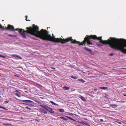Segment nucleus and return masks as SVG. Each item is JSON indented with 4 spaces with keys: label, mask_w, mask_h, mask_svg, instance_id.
<instances>
[{
    "label": "nucleus",
    "mask_w": 126,
    "mask_h": 126,
    "mask_svg": "<svg viewBox=\"0 0 126 126\" xmlns=\"http://www.w3.org/2000/svg\"><path fill=\"white\" fill-rule=\"evenodd\" d=\"M86 37L84 38V40L83 41L84 42L80 43V42L79 45H83L86 42L88 45H92L93 44L92 41L91 40L97 39L99 40L100 43H97V45L101 47L103 46V44H108L111 47L115 50H118L117 49V48L119 47L118 44H120V39L116 38H115L110 37L109 39H108V40H102L101 38L102 37L99 38L96 35H91L90 36L86 35Z\"/></svg>",
    "instance_id": "obj_1"
},
{
    "label": "nucleus",
    "mask_w": 126,
    "mask_h": 126,
    "mask_svg": "<svg viewBox=\"0 0 126 126\" xmlns=\"http://www.w3.org/2000/svg\"><path fill=\"white\" fill-rule=\"evenodd\" d=\"M36 31L35 36L41 38L44 40H46L52 41L56 42H60L62 44H64L70 40L73 44H78L80 43V42L77 41L75 39L73 40L72 39V37L68 38L66 39H62L61 38H56L54 36L52 38L50 35L48 34L49 32L46 30L42 29L40 31H39V27L36 26Z\"/></svg>",
    "instance_id": "obj_2"
},
{
    "label": "nucleus",
    "mask_w": 126,
    "mask_h": 126,
    "mask_svg": "<svg viewBox=\"0 0 126 126\" xmlns=\"http://www.w3.org/2000/svg\"><path fill=\"white\" fill-rule=\"evenodd\" d=\"M37 26H35L34 28H32L31 27H30V28H29L28 27H27L26 29L28 30L27 31H24V30L22 29L17 28L15 29L13 26L10 25H8V27H5V28H4V27H2L0 24V28L4 30H9L12 31H14L15 30L18 31L19 32L20 34L22 35L24 38H26V33H25V32L30 33L32 35L35 36L36 33Z\"/></svg>",
    "instance_id": "obj_3"
},
{
    "label": "nucleus",
    "mask_w": 126,
    "mask_h": 126,
    "mask_svg": "<svg viewBox=\"0 0 126 126\" xmlns=\"http://www.w3.org/2000/svg\"><path fill=\"white\" fill-rule=\"evenodd\" d=\"M120 44H118V45L119 47L116 49L124 53H126V49H125L126 47V40L122 38H120Z\"/></svg>",
    "instance_id": "obj_4"
},
{
    "label": "nucleus",
    "mask_w": 126,
    "mask_h": 126,
    "mask_svg": "<svg viewBox=\"0 0 126 126\" xmlns=\"http://www.w3.org/2000/svg\"><path fill=\"white\" fill-rule=\"evenodd\" d=\"M22 102L25 103V104L31 107H33L34 106L32 104H31V103L33 102L32 101L29 100H22Z\"/></svg>",
    "instance_id": "obj_5"
},
{
    "label": "nucleus",
    "mask_w": 126,
    "mask_h": 126,
    "mask_svg": "<svg viewBox=\"0 0 126 126\" xmlns=\"http://www.w3.org/2000/svg\"><path fill=\"white\" fill-rule=\"evenodd\" d=\"M39 106L44 108L47 111L49 110L50 108L47 106L45 105H40Z\"/></svg>",
    "instance_id": "obj_6"
},
{
    "label": "nucleus",
    "mask_w": 126,
    "mask_h": 126,
    "mask_svg": "<svg viewBox=\"0 0 126 126\" xmlns=\"http://www.w3.org/2000/svg\"><path fill=\"white\" fill-rule=\"evenodd\" d=\"M11 56L15 57L17 59H22V58L19 56V55L16 54H12V55Z\"/></svg>",
    "instance_id": "obj_7"
},
{
    "label": "nucleus",
    "mask_w": 126,
    "mask_h": 126,
    "mask_svg": "<svg viewBox=\"0 0 126 126\" xmlns=\"http://www.w3.org/2000/svg\"><path fill=\"white\" fill-rule=\"evenodd\" d=\"M19 91H20L19 90V91H18L17 90H16L15 92L16 93H15V94L18 97H21V93L19 92Z\"/></svg>",
    "instance_id": "obj_8"
},
{
    "label": "nucleus",
    "mask_w": 126,
    "mask_h": 126,
    "mask_svg": "<svg viewBox=\"0 0 126 126\" xmlns=\"http://www.w3.org/2000/svg\"><path fill=\"white\" fill-rule=\"evenodd\" d=\"M118 106L117 105L114 104H110V107H112L113 108H117Z\"/></svg>",
    "instance_id": "obj_9"
},
{
    "label": "nucleus",
    "mask_w": 126,
    "mask_h": 126,
    "mask_svg": "<svg viewBox=\"0 0 126 126\" xmlns=\"http://www.w3.org/2000/svg\"><path fill=\"white\" fill-rule=\"evenodd\" d=\"M78 97L80 98L82 100L84 101H86V100L85 99V98L83 96L80 95H79L78 96Z\"/></svg>",
    "instance_id": "obj_10"
},
{
    "label": "nucleus",
    "mask_w": 126,
    "mask_h": 126,
    "mask_svg": "<svg viewBox=\"0 0 126 126\" xmlns=\"http://www.w3.org/2000/svg\"><path fill=\"white\" fill-rule=\"evenodd\" d=\"M40 110L41 112L47 114V111L43 109H40Z\"/></svg>",
    "instance_id": "obj_11"
},
{
    "label": "nucleus",
    "mask_w": 126,
    "mask_h": 126,
    "mask_svg": "<svg viewBox=\"0 0 126 126\" xmlns=\"http://www.w3.org/2000/svg\"><path fill=\"white\" fill-rule=\"evenodd\" d=\"M48 111L50 113H53L54 112V111L53 110V109L51 108H50Z\"/></svg>",
    "instance_id": "obj_12"
},
{
    "label": "nucleus",
    "mask_w": 126,
    "mask_h": 126,
    "mask_svg": "<svg viewBox=\"0 0 126 126\" xmlns=\"http://www.w3.org/2000/svg\"><path fill=\"white\" fill-rule=\"evenodd\" d=\"M63 89L66 90H68L69 89V87L66 86H64L62 87Z\"/></svg>",
    "instance_id": "obj_13"
},
{
    "label": "nucleus",
    "mask_w": 126,
    "mask_h": 126,
    "mask_svg": "<svg viewBox=\"0 0 126 126\" xmlns=\"http://www.w3.org/2000/svg\"><path fill=\"white\" fill-rule=\"evenodd\" d=\"M99 89H102L104 90H106L108 89V88L107 87H100L99 88Z\"/></svg>",
    "instance_id": "obj_14"
},
{
    "label": "nucleus",
    "mask_w": 126,
    "mask_h": 126,
    "mask_svg": "<svg viewBox=\"0 0 126 126\" xmlns=\"http://www.w3.org/2000/svg\"><path fill=\"white\" fill-rule=\"evenodd\" d=\"M50 102L53 105H54L55 106H58L59 105L53 102V101H50Z\"/></svg>",
    "instance_id": "obj_15"
},
{
    "label": "nucleus",
    "mask_w": 126,
    "mask_h": 126,
    "mask_svg": "<svg viewBox=\"0 0 126 126\" xmlns=\"http://www.w3.org/2000/svg\"><path fill=\"white\" fill-rule=\"evenodd\" d=\"M59 111L62 112H63L64 111V110L63 109H58Z\"/></svg>",
    "instance_id": "obj_16"
},
{
    "label": "nucleus",
    "mask_w": 126,
    "mask_h": 126,
    "mask_svg": "<svg viewBox=\"0 0 126 126\" xmlns=\"http://www.w3.org/2000/svg\"><path fill=\"white\" fill-rule=\"evenodd\" d=\"M59 117L61 119L65 121H67L68 120V119H67L66 118H65V117H63L61 116V117Z\"/></svg>",
    "instance_id": "obj_17"
},
{
    "label": "nucleus",
    "mask_w": 126,
    "mask_h": 126,
    "mask_svg": "<svg viewBox=\"0 0 126 126\" xmlns=\"http://www.w3.org/2000/svg\"><path fill=\"white\" fill-rule=\"evenodd\" d=\"M65 116L68 118H69V119L71 120H73V121H76L74 119H73L72 118L69 117V116Z\"/></svg>",
    "instance_id": "obj_18"
},
{
    "label": "nucleus",
    "mask_w": 126,
    "mask_h": 126,
    "mask_svg": "<svg viewBox=\"0 0 126 126\" xmlns=\"http://www.w3.org/2000/svg\"><path fill=\"white\" fill-rule=\"evenodd\" d=\"M78 80L83 83H84L85 82V81L84 80L82 79H79Z\"/></svg>",
    "instance_id": "obj_19"
},
{
    "label": "nucleus",
    "mask_w": 126,
    "mask_h": 126,
    "mask_svg": "<svg viewBox=\"0 0 126 126\" xmlns=\"http://www.w3.org/2000/svg\"><path fill=\"white\" fill-rule=\"evenodd\" d=\"M89 53L93 55V51L91 50V49H90V50L88 51Z\"/></svg>",
    "instance_id": "obj_20"
},
{
    "label": "nucleus",
    "mask_w": 126,
    "mask_h": 126,
    "mask_svg": "<svg viewBox=\"0 0 126 126\" xmlns=\"http://www.w3.org/2000/svg\"><path fill=\"white\" fill-rule=\"evenodd\" d=\"M8 35L10 37H16V36L14 35H12V34H8Z\"/></svg>",
    "instance_id": "obj_21"
},
{
    "label": "nucleus",
    "mask_w": 126,
    "mask_h": 126,
    "mask_svg": "<svg viewBox=\"0 0 126 126\" xmlns=\"http://www.w3.org/2000/svg\"><path fill=\"white\" fill-rule=\"evenodd\" d=\"M26 35L27 36H29V37H30V38H32V39H34V40H38L37 39H36L35 38H34L32 37H31L30 36V35H28V34H27L26 33Z\"/></svg>",
    "instance_id": "obj_22"
},
{
    "label": "nucleus",
    "mask_w": 126,
    "mask_h": 126,
    "mask_svg": "<svg viewBox=\"0 0 126 126\" xmlns=\"http://www.w3.org/2000/svg\"><path fill=\"white\" fill-rule=\"evenodd\" d=\"M70 77L71 78H72L74 79H77V77H75L73 76H71Z\"/></svg>",
    "instance_id": "obj_23"
},
{
    "label": "nucleus",
    "mask_w": 126,
    "mask_h": 126,
    "mask_svg": "<svg viewBox=\"0 0 126 126\" xmlns=\"http://www.w3.org/2000/svg\"><path fill=\"white\" fill-rule=\"evenodd\" d=\"M84 49L86 50L87 51H89L90 49H89L87 47H85L84 48Z\"/></svg>",
    "instance_id": "obj_24"
},
{
    "label": "nucleus",
    "mask_w": 126,
    "mask_h": 126,
    "mask_svg": "<svg viewBox=\"0 0 126 126\" xmlns=\"http://www.w3.org/2000/svg\"><path fill=\"white\" fill-rule=\"evenodd\" d=\"M118 124H119V125H122V124L120 122H116Z\"/></svg>",
    "instance_id": "obj_25"
},
{
    "label": "nucleus",
    "mask_w": 126,
    "mask_h": 126,
    "mask_svg": "<svg viewBox=\"0 0 126 126\" xmlns=\"http://www.w3.org/2000/svg\"><path fill=\"white\" fill-rule=\"evenodd\" d=\"M0 57H2L3 58H5V57L4 56H3L2 55H0Z\"/></svg>",
    "instance_id": "obj_26"
},
{
    "label": "nucleus",
    "mask_w": 126,
    "mask_h": 126,
    "mask_svg": "<svg viewBox=\"0 0 126 126\" xmlns=\"http://www.w3.org/2000/svg\"><path fill=\"white\" fill-rule=\"evenodd\" d=\"M79 123L83 125H84L85 124V123L83 122H79Z\"/></svg>",
    "instance_id": "obj_27"
},
{
    "label": "nucleus",
    "mask_w": 126,
    "mask_h": 126,
    "mask_svg": "<svg viewBox=\"0 0 126 126\" xmlns=\"http://www.w3.org/2000/svg\"><path fill=\"white\" fill-rule=\"evenodd\" d=\"M0 108L3 109H4L7 110L6 109H5L4 107H2V106H0Z\"/></svg>",
    "instance_id": "obj_28"
},
{
    "label": "nucleus",
    "mask_w": 126,
    "mask_h": 126,
    "mask_svg": "<svg viewBox=\"0 0 126 126\" xmlns=\"http://www.w3.org/2000/svg\"><path fill=\"white\" fill-rule=\"evenodd\" d=\"M114 55V53H111L109 55L110 56H112Z\"/></svg>",
    "instance_id": "obj_29"
},
{
    "label": "nucleus",
    "mask_w": 126,
    "mask_h": 126,
    "mask_svg": "<svg viewBox=\"0 0 126 126\" xmlns=\"http://www.w3.org/2000/svg\"><path fill=\"white\" fill-rule=\"evenodd\" d=\"M88 126H90V125L88 123H85V124Z\"/></svg>",
    "instance_id": "obj_30"
},
{
    "label": "nucleus",
    "mask_w": 126,
    "mask_h": 126,
    "mask_svg": "<svg viewBox=\"0 0 126 126\" xmlns=\"http://www.w3.org/2000/svg\"><path fill=\"white\" fill-rule=\"evenodd\" d=\"M9 102V101H5L4 102V103H8Z\"/></svg>",
    "instance_id": "obj_31"
},
{
    "label": "nucleus",
    "mask_w": 126,
    "mask_h": 126,
    "mask_svg": "<svg viewBox=\"0 0 126 126\" xmlns=\"http://www.w3.org/2000/svg\"><path fill=\"white\" fill-rule=\"evenodd\" d=\"M26 108L27 109H29V110H31V109L30 108H28V107H26Z\"/></svg>",
    "instance_id": "obj_32"
},
{
    "label": "nucleus",
    "mask_w": 126,
    "mask_h": 126,
    "mask_svg": "<svg viewBox=\"0 0 126 126\" xmlns=\"http://www.w3.org/2000/svg\"><path fill=\"white\" fill-rule=\"evenodd\" d=\"M69 113V114L70 115H73V114H72V113Z\"/></svg>",
    "instance_id": "obj_33"
},
{
    "label": "nucleus",
    "mask_w": 126,
    "mask_h": 126,
    "mask_svg": "<svg viewBox=\"0 0 126 126\" xmlns=\"http://www.w3.org/2000/svg\"><path fill=\"white\" fill-rule=\"evenodd\" d=\"M26 20L27 21H28V20H27V17H28V16H26Z\"/></svg>",
    "instance_id": "obj_34"
},
{
    "label": "nucleus",
    "mask_w": 126,
    "mask_h": 126,
    "mask_svg": "<svg viewBox=\"0 0 126 126\" xmlns=\"http://www.w3.org/2000/svg\"><path fill=\"white\" fill-rule=\"evenodd\" d=\"M51 68L52 69H54V70H55L56 69V68L54 67H52V68Z\"/></svg>",
    "instance_id": "obj_35"
},
{
    "label": "nucleus",
    "mask_w": 126,
    "mask_h": 126,
    "mask_svg": "<svg viewBox=\"0 0 126 126\" xmlns=\"http://www.w3.org/2000/svg\"><path fill=\"white\" fill-rule=\"evenodd\" d=\"M100 120L102 122H103V120L102 119H101Z\"/></svg>",
    "instance_id": "obj_36"
},
{
    "label": "nucleus",
    "mask_w": 126,
    "mask_h": 126,
    "mask_svg": "<svg viewBox=\"0 0 126 126\" xmlns=\"http://www.w3.org/2000/svg\"><path fill=\"white\" fill-rule=\"evenodd\" d=\"M10 124H5V125H6V126H8V125H9Z\"/></svg>",
    "instance_id": "obj_37"
},
{
    "label": "nucleus",
    "mask_w": 126,
    "mask_h": 126,
    "mask_svg": "<svg viewBox=\"0 0 126 126\" xmlns=\"http://www.w3.org/2000/svg\"><path fill=\"white\" fill-rule=\"evenodd\" d=\"M123 95L124 96H126V94H123Z\"/></svg>",
    "instance_id": "obj_38"
},
{
    "label": "nucleus",
    "mask_w": 126,
    "mask_h": 126,
    "mask_svg": "<svg viewBox=\"0 0 126 126\" xmlns=\"http://www.w3.org/2000/svg\"><path fill=\"white\" fill-rule=\"evenodd\" d=\"M94 90L95 91H96L97 90V89H95Z\"/></svg>",
    "instance_id": "obj_39"
},
{
    "label": "nucleus",
    "mask_w": 126,
    "mask_h": 126,
    "mask_svg": "<svg viewBox=\"0 0 126 126\" xmlns=\"http://www.w3.org/2000/svg\"><path fill=\"white\" fill-rule=\"evenodd\" d=\"M2 98H1V96H0V99H2Z\"/></svg>",
    "instance_id": "obj_40"
},
{
    "label": "nucleus",
    "mask_w": 126,
    "mask_h": 126,
    "mask_svg": "<svg viewBox=\"0 0 126 126\" xmlns=\"http://www.w3.org/2000/svg\"><path fill=\"white\" fill-rule=\"evenodd\" d=\"M117 102H121V101H117Z\"/></svg>",
    "instance_id": "obj_41"
},
{
    "label": "nucleus",
    "mask_w": 126,
    "mask_h": 126,
    "mask_svg": "<svg viewBox=\"0 0 126 126\" xmlns=\"http://www.w3.org/2000/svg\"><path fill=\"white\" fill-rule=\"evenodd\" d=\"M25 92H27V93H28V92H27V91H25Z\"/></svg>",
    "instance_id": "obj_42"
},
{
    "label": "nucleus",
    "mask_w": 126,
    "mask_h": 126,
    "mask_svg": "<svg viewBox=\"0 0 126 126\" xmlns=\"http://www.w3.org/2000/svg\"><path fill=\"white\" fill-rule=\"evenodd\" d=\"M92 93L93 94H94V92H93Z\"/></svg>",
    "instance_id": "obj_43"
},
{
    "label": "nucleus",
    "mask_w": 126,
    "mask_h": 126,
    "mask_svg": "<svg viewBox=\"0 0 126 126\" xmlns=\"http://www.w3.org/2000/svg\"><path fill=\"white\" fill-rule=\"evenodd\" d=\"M52 35L53 36H54V35H53V34H52Z\"/></svg>",
    "instance_id": "obj_44"
},
{
    "label": "nucleus",
    "mask_w": 126,
    "mask_h": 126,
    "mask_svg": "<svg viewBox=\"0 0 126 126\" xmlns=\"http://www.w3.org/2000/svg\"><path fill=\"white\" fill-rule=\"evenodd\" d=\"M47 29H48V28H47Z\"/></svg>",
    "instance_id": "obj_45"
},
{
    "label": "nucleus",
    "mask_w": 126,
    "mask_h": 126,
    "mask_svg": "<svg viewBox=\"0 0 126 126\" xmlns=\"http://www.w3.org/2000/svg\"><path fill=\"white\" fill-rule=\"evenodd\" d=\"M33 26H34V25H33Z\"/></svg>",
    "instance_id": "obj_46"
},
{
    "label": "nucleus",
    "mask_w": 126,
    "mask_h": 126,
    "mask_svg": "<svg viewBox=\"0 0 126 126\" xmlns=\"http://www.w3.org/2000/svg\"><path fill=\"white\" fill-rule=\"evenodd\" d=\"M119 126H120V125H119Z\"/></svg>",
    "instance_id": "obj_47"
}]
</instances>
